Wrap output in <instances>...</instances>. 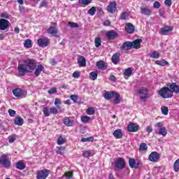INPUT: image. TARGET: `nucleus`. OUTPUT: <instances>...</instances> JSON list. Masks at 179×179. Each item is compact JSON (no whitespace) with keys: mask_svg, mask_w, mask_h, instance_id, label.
<instances>
[{"mask_svg":"<svg viewBox=\"0 0 179 179\" xmlns=\"http://www.w3.org/2000/svg\"><path fill=\"white\" fill-rule=\"evenodd\" d=\"M36 66L37 64L34 59L27 58L24 60V64H18L17 71L20 76H24L26 73H31Z\"/></svg>","mask_w":179,"mask_h":179,"instance_id":"f257e3e1","label":"nucleus"},{"mask_svg":"<svg viewBox=\"0 0 179 179\" xmlns=\"http://www.w3.org/2000/svg\"><path fill=\"white\" fill-rule=\"evenodd\" d=\"M103 97L105 100H111V98L115 97V99L113 100L114 104H120V103H121V100L120 99V94L114 91H112V92L106 91L103 94Z\"/></svg>","mask_w":179,"mask_h":179,"instance_id":"f03ea898","label":"nucleus"},{"mask_svg":"<svg viewBox=\"0 0 179 179\" xmlns=\"http://www.w3.org/2000/svg\"><path fill=\"white\" fill-rule=\"evenodd\" d=\"M158 94L162 97V99H171L173 96V92L168 87H164L158 91Z\"/></svg>","mask_w":179,"mask_h":179,"instance_id":"7ed1b4c3","label":"nucleus"},{"mask_svg":"<svg viewBox=\"0 0 179 179\" xmlns=\"http://www.w3.org/2000/svg\"><path fill=\"white\" fill-rule=\"evenodd\" d=\"M148 92H149V90L146 87H141L138 90L137 93L141 95L140 100H141V101L145 102L147 99H149V94H148Z\"/></svg>","mask_w":179,"mask_h":179,"instance_id":"20e7f679","label":"nucleus"},{"mask_svg":"<svg viewBox=\"0 0 179 179\" xmlns=\"http://www.w3.org/2000/svg\"><path fill=\"white\" fill-rule=\"evenodd\" d=\"M0 164L3 167H5V169H9L10 167V159H9L6 154H3L0 157Z\"/></svg>","mask_w":179,"mask_h":179,"instance_id":"39448f33","label":"nucleus"},{"mask_svg":"<svg viewBox=\"0 0 179 179\" xmlns=\"http://www.w3.org/2000/svg\"><path fill=\"white\" fill-rule=\"evenodd\" d=\"M115 170H124V168L126 166L125 164V159L122 157H118L115 161Z\"/></svg>","mask_w":179,"mask_h":179,"instance_id":"423d86ee","label":"nucleus"},{"mask_svg":"<svg viewBox=\"0 0 179 179\" xmlns=\"http://www.w3.org/2000/svg\"><path fill=\"white\" fill-rule=\"evenodd\" d=\"M43 113L45 117H50L51 114H53V115H57V114L58 113V109H57V108L55 107H52L50 108L44 107L43 108Z\"/></svg>","mask_w":179,"mask_h":179,"instance_id":"0eeeda50","label":"nucleus"},{"mask_svg":"<svg viewBox=\"0 0 179 179\" xmlns=\"http://www.w3.org/2000/svg\"><path fill=\"white\" fill-rule=\"evenodd\" d=\"M48 176H50V170L47 169L37 171V179H47Z\"/></svg>","mask_w":179,"mask_h":179,"instance_id":"6e6552de","label":"nucleus"},{"mask_svg":"<svg viewBox=\"0 0 179 179\" xmlns=\"http://www.w3.org/2000/svg\"><path fill=\"white\" fill-rule=\"evenodd\" d=\"M37 44L42 48L48 47L50 45V38L48 37L40 38L37 40Z\"/></svg>","mask_w":179,"mask_h":179,"instance_id":"1a4fd4ad","label":"nucleus"},{"mask_svg":"<svg viewBox=\"0 0 179 179\" xmlns=\"http://www.w3.org/2000/svg\"><path fill=\"white\" fill-rule=\"evenodd\" d=\"M160 159V154L159 152L154 151L150 154L148 156V160L152 163H157Z\"/></svg>","mask_w":179,"mask_h":179,"instance_id":"9d476101","label":"nucleus"},{"mask_svg":"<svg viewBox=\"0 0 179 179\" xmlns=\"http://www.w3.org/2000/svg\"><path fill=\"white\" fill-rule=\"evenodd\" d=\"M155 127H159V135H162V136H166L167 135V129H166V127H164L162 122H157L155 124Z\"/></svg>","mask_w":179,"mask_h":179,"instance_id":"9b49d317","label":"nucleus"},{"mask_svg":"<svg viewBox=\"0 0 179 179\" xmlns=\"http://www.w3.org/2000/svg\"><path fill=\"white\" fill-rule=\"evenodd\" d=\"M173 31V27L166 26L160 29L159 34L162 36H169Z\"/></svg>","mask_w":179,"mask_h":179,"instance_id":"f8f14e48","label":"nucleus"},{"mask_svg":"<svg viewBox=\"0 0 179 179\" xmlns=\"http://www.w3.org/2000/svg\"><path fill=\"white\" fill-rule=\"evenodd\" d=\"M124 31L127 34H132L135 33V26L131 22H127L125 24Z\"/></svg>","mask_w":179,"mask_h":179,"instance_id":"ddd939ff","label":"nucleus"},{"mask_svg":"<svg viewBox=\"0 0 179 179\" xmlns=\"http://www.w3.org/2000/svg\"><path fill=\"white\" fill-rule=\"evenodd\" d=\"M27 94V93L24 90L20 88H15L13 90V94L15 97H24Z\"/></svg>","mask_w":179,"mask_h":179,"instance_id":"4468645a","label":"nucleus"},{"mask_svg":"<svg viewBox=\"0 0 179 179\" xmlns=\"http://www.w3.org/2000/svg\"><path fill=\"white\" fill-rule=\"evenodd\" d=\"M10 26V22L6 19H0V30H6L9 29Z\"/></svg>","mask_w":179,"mask_h":179,"instance_id":"2eb2a0df","label":"nucleus"},{"mask_svg":"<svg viewBox=\"0 0 179 179\" xmlns=\"http://www.w3.org/2000/svg\"><path fill=\"white\" fill-rule=\"evenodd\" d=\"M107 10L109 13L113 14L117 11V2L112 1L107 6Z\"/></svg>","mask_w":179,"mask_h":179,"instance_id":"dca6fc26","label":"nucleus"},{"mask_svg":"<svg viewBox=\"0 0 179 179\" xmlns=\"http://www.w3.org/2000/svg\"><path fill=\"white\" fill-rule=\"evenodd\" d=\"M167 86L172 91V94L173 93L179 94V86L176 83H169L167 84Z\"/></svg>","mask_w":179,"mask_h":179,"instance_id":"f3484780","label":"nucleus"},{"mask_svg":"<svg viewBox=\"0 0 179 179\" xmlns=\"http://www.w3.org/2000/svg\"><path fill=\"white\" fill-rule=\"evenodd\" d=\"M127 131L129 132H138L139 131V125L130 122L127 126Z\"/></svg>","mask_w":179,"mask_h":179,"instance_id":"a211bd4d","label":"nucleus"},{"mask_svg":"<svg viewBox=\"0 0 179 179\" xmlns=\"http://www.w3.org/2000/svg\"><path fill=\"white\" fill-rule=\"evenodd\" d=\"M106 36L108 40H114V38H117V37H118V33L114 30H111L106 32Z\"/></svg>","mask_w":179,"mask_h":179,"instance_id":"6ab92c4d","label":"nucleus"},{"mask_svg":"<svg viewBox=\"0 0 179 179\" xmlns=\"http://www.w3.org/2000/svg\"><path fill=\"white\" fill-rule=\"evenodd\" d=\"M120 58H121V53L116 52V53L113 54V55L112 56L111 62L115 65H118V62H120Z\"/></svg>","mask_w":179,"mask_h":179,"instance_id":"aec40b11","label":"nucleus"},{"mask_svg":"<svg viewBox=\"0 0 179 179\" xmlns=\"http://www.w3.org/2000/svg\"><path fill=\"white\" fill-rule=\"evenodd\" d=\"M120 50L124 51H128L129 50H132V43L131 41L124 42L122 46H120Z\"/></svg>","mask_w":179,"mask_h":179,"instance_id":"412c9836","label":"nucleus"},{"mask_svg":"<svg viewBox=\"0 0 179 179\" xmlns=\"http://www.w3.org/2000/svg\"><path fill=\"white\" fill-rule=\"evenodd\" d=\"M47 31L48 34L57 37V34H58V28L57 27L51 26L48 28Z\"/></svg>","mask_w":179,"mask_h":179,"instance_id":"4be33fe9","label":"nucleus"},{"mask_svg":"<svg viewBox=\"0 0 179 179\" xmlns=\"http://www.w3.org/2000/svg\"><path fill=\"white\" fill-rule=\"evenodd\" d=\"M141 43H142V39L141 38L134 40L131 42V48H134L135 50H139V48H141Z\"/></svg>","mask_w":179,"mask_h":179,"instance_id":"5701e85b","label":"nucleus"},{"mask_svg":"<svg viewBox=\"0 0 179 179\" xmlns=\"http://www.w3.org/2000/svg\"><path fill=\"white\" fill-rule=\"evenodd\" d=\"M113 136L115 139H122V136H124V134H122V130L120 129H116L113 133Z\"/></svg>","mask_w":179,"mask_h":179,"instance_id":"b1692460","label":"nucleus"},{"mask_svg":"<svg viewBox=\"0 0 179 179\" xmlns=\"http://www.w3.org/2000/svg\"><path fill=\"white\" fill-rule=\"evenodd\" d=\"M63 124L66 127H73L75 125V122L71 119V117H65L63 120Z\"/></svg>","mask_w":179,"mask_h":179,"instance_id":"393cba45","label":"nucleus"},{"mask_svg":"<svg viewBox=\"0 0 179 179\" xmlns=\"http://www.w3.org/2000/svg\"><path fill=\"white\" fill-rule=\"evenodd\" d=\"M141 13L145 15V16H150L152 15V10L148 7H141Z\"/></svg>","mask_w":179,"mask_h":179,"instance_id":"a878e982","label":"nucleus"},{"mask_svg":"<svg viewBox=\"0 0 179 179\" xmlns=\"http://www.w3.org/2000/svg\"><path fill=\"white\" fill-rule=\"evenodd\" d=\"M15 167L17 170H24V169H26V164H24L23 160H20L16 162Z\"/></svg>","mask_w":179,"mask_h":179,"instance_id":"bb28decb","label":"nucleus"},{"mask_svg":"<svg viewBox=\"0 0 179 179\" xmlns=\"http://www.w3.org/2000/svg\"><path fill=\"white\" fill-rule=\"evenodd\" d=\"M44 69V66L42 64H38L37 68L35 69L34 75L35 76L38 77L40 76V74L41 72H43V70Z\"/></svg>","mask_w":179,"mask_h":179,"instance_id":"cd10ccee","label":"nucleus"},{"mask_svg":"<svg viewBox=\"0 0 179 179\" xmlns=\"http://www.w3.org/2000/svg\"><path fill=\"white\" fill-rule=\"evenodd\" d=\"M78 64L80 66H86V59L83 56H78Z\"/></svg>","mask_w":179,"mask_h":179,"instance_id":"c85d7f7f","label":"nucleus"},{"mask_svg":"<svg viewBox=\"0 0 179 179\" xmlns=\"http://www.w3.org/2000/svg\"><path fill=\"white\" fill-rule=\"evenodd\" d=\"M96 66L97 68H99V69H102V71H105V69H107V66L103 60H99V62H97Z\"/></svg>","mask_w":179,"mask_h":179,"instance_id":"c756f323","label":"nucleus"},{"mask_svg":"<svg viewBox=\"0 0 179 179\" xmlns=\"http://www.w3.org/2000/svg\"><path fill=\"white\" fill-rule=\"evenodd\" d=\"M23 118H22L20 116H17L14 120V124L15 125H18V127H22L23 125Z\"/></svg>","mask_w":179,"mask_h":179,"instance_id":"7c9ffc66","label":"nucleus"},{"mask_svg":"<svg viewBox=\"0 0 179 179\" xmlns=\"http://www.w3.org/2000/svg\"><path fill=\"white\" fill-rule=\"evenodd\" d=\"M123 75H124V78H126V76L127 78H129V76H131L132 75V68L129 67V68L126 69L123 73Z\"/></svg>","mask_w":179,"mask_h":179,"instance_id":"2f4dec72","label":"nucleus"},{"mask_svg":"<svg viewBox=\"0 0 179 179\" xmlns=\"http://www.w3.org/2000/svg\"><path fill=\"white\" fill-rule=\"evenodd\" d=\"M156 65H159L160 66H166V65H169V62L162 59V60H157L155 62Z\"/></svg>","mask_w":179,"mask_h":179,"instance_id":"473e14b6","label":"nucleus"},{"mask_svg":"<svg viewBox=\"0 0 179 179\" xmlns=\"http://www.w3.org/2000/svg\"><path fill=\"white\" fill-rule=\"evenodd\" d=\"M173 170L175 173L179 171V158L173 163Z\"/></svg>","mask_w":179,"mask_h":179,"instance_id":"72a5a7b5","label":"nucleus"},{"mask_svg":"<svg viewBox=\"0 0 179 179\" xmlns=\"http://www.w3.org/2000/svg\"><path fill=\"white\" fill-rule=\"evenodd\" d=\"M32 45H33L31 44V39L28 38L24 41V47H25V48H31Z\"/></svg>","mask_w":179,"mask_h":179,"instance_id":"f704fd0d","label":"nucleus"},{"mask_svg":"<svg viewBox=\"0 0 179 179\" xmlns=\"http://www.w3.org/2000/svg\"><path fill=\"white\" fill-rule=\"evenodd\" d=\"M86 113L88 115H94V114H96V110H94V108L90 107L86 110Z\"/></svg>","mask_w":179,"mask_h":179,"instance_id":"c9c22d12","label":"nucleus"},{"mask_svg":"<svg viewBox=\"0 0 179 179\" xmlns=\"http://www.w3.org/2000/svg\"><path fill=\"white\" fill-rule=\"evenodd\" d=\"M95 47H96V48H99V47H100V45H101V38H100L99 36L95 38Z\"/></svg>","mask_w":179,"mask_h":179,"instance_id":"e433bc0d","label":"nucleus"},{"mask_svg":"<svg viewBox=\"0 0 179 179\" xmlns=\"http://www.w3.org/2000/svg\"><path fill=\"white\" fill-rule=\"evenodd\" d=\"M83 157L89 159V157H91V156H92V152H90V150H84V151H83Z\"/></svg>","mask_w":179,"mask_h":179,"instance_id":"4c0bfd02","label":"nucleus"},{"mask_svg":"<svg viewBox=\"0 0 179 179\" xmlns=\"http://www.w3.org/2000/svg\"><path fill=\"white\" fill-rule=\"evenodd\" d=\"M94 141V138L93 136L87 137V138H82L80 140V142L85 143V142H93Z\"/></svg>","mask_w":179,"mask_h":179,"instance_id":"58836bf2","label":"nucleus"},{"mask_svg":"<svg viewBox=\"0 0 179 179\" xmlns=\"http://www.w3.org/2000/svg\"><path fill=\"white\" fill-rule=\"evenodd\" d=\"M97 72L96 71H92L90 73V78L92 80H96V79H97Z\"/></svg>","mask_w":179,"mask_h":179,"instance_id":"ea45409f","label":"nucleus"},{"mask_svg":"<svg viewBox=\"0 0 179 179\" xmlns=\"http://www.w3.org/2000/svg\"><path fill=\"white\" fill-rule=\"evenodd\" d=\"M136 163V161H135V159L130 158L129 159V166L131 167V169H134L135 167Z\"/></svg>","mask_w":179,"mask_h":179,"instance_id":"a19ab883","label":"nucleus"},{"mask_svg":"<svg viewBox=\"0 0 179 179\" xmlns=\"http://www.w3.org/2000/svg\"><path fill=\"white\" fill-rule=\"evenodd\" d=\"M96 7L92 6L88 11L87 14L90 15V16H94L96 15Z\"/></svg>","mask_w":179,"mask_h":179,"instance_id":"79ce46f5","label":"nucleus"},{"mask_svg":"<svg viewBox=\"0 0 179 179\" xmlns=\"http://www.w3.org/2000/svg\"><path fill=\"white\" fill-rule=\"evenodd\" d=\"M161 110L163 115H167L169 114V108L167 106H162Z\"/></svg>","mask_w":179,"mask_h":179,"instance_id":"37998d69","label":"nucleus"},{"mask_svg":"<svg viewBox=\"0 0 179 179\" xmlns=\"http://www.w3.org/2000/svg\"><path fill=\"white\" fill-rule=\"evenodd\" d=\"M65 142H66V140L61 136L57 139V145H64Z\"/></svg>","mask_w":179,"mask_h":179,"instance_id":"c03bdc74","label":"nucleus"},{"mask_svg":"<svg viewBox=\"0 0 179 179\" xmlns=\"http://www.w3.org/2000/svg\"><path fill=\"white\" fill-rule=\"evenodd\" d=\"M150 58L157 59V58L160 57V54L157 52H153L152 53H151L150 55Z\"/></svg>","mask_w":179,"mask_h":179,"instance_id":"a18cd8bd","label":"nucleus"},{"mask_svg":"<svg viewBox=\"0 0 179 179\" xmlns=\"http://www.w3.org/2000/svg\"><path fill=\"white\" fill-rule=\"evenodd\" d=\"M90 121V117L87 115H83L81 117V122H89Z\"/></svg>","mask_w":179,"mask_h":179,"instance_id":"49530a36","label":"nucleus"},{"mask_svg":"<svg viewBox=\"0 0 179 179\" xmlns=\"http://www.w3.org/2000/svg\"><path fill=\"white\" fill-rule=\"evenodd\" d=\"M121 20H127L128 19V13L127 12H123L120 15Z\"/></svg>","mask_w":179,"mask_h":179,"instance_id":"de8ad7c7","label":"nucleus"},{"mask_svg":"<svg viewBox=\"0 0 179 179\" xmlns=\"http://www.w3.org/2000/svg\"><path fill=\"white\" fill-rule=\"evenodd\" d=\"M66 178H72L73 177V171H67L64 173V175Z\"/></svg>","mask_w":179,"mask_h":179,"instance_id":"09e8293b","label":"nucleus"},{"mask_svg":"<svg viewBox=\"0 0 179 179\" xmlns=\"http://www.w3.org/2000/svg\"><path fill=\"white\" fill-rule=\"evenodd\" d=\"M139 150H148V145L145 143L140 145Z\"/></svg>","mask_w":179,"mask_h":179,"instance_id":"8fccbe9b","label":"nucleus"},{"mask_svg":"<svg viewBox=\"0 0 179 179\" xmlns=\"http://www.w3.org/2000/svg\"><path fill=\"white\" fill-rule=\"evenodd\" d=\"M57 92V90L56 87H52V88H50L48 91V93L49 94H55Z\"/></svg>","mask_w":179,"mask_h":179,"instance_id":"3c124183","label":"nucleus"},{"mask_svg":"<svg viewBox=\"0 0 179 179\" xmlns=\"http://www.w3.org/2000/svg\"><path fill=\"white\" fill-rule=\"evenodd\" d=\"M8 114L10 117H15L16 115V111L13 109H9Z\"/></svg>","mask_w":179,"mask_h":179,"instance_id":"603ef678","label":"nucleus"},{"mask_svg":"<svg viewBox=\"0 0 179 179\" xmlns=\"http://www.w3.org/2000/svg\"><path fill=\"white\" fill-rule=\"evenodd\" d=\"M173 3V1L171 0H165L164 5L165 6H168V8H170Z\"/></svg>","mask_w":179,"mask_h":179,"instance_id":"864d4df0","label":"nucleus"},{"mask_svg":"<svg viewBox=\"0 0 179 179\" xmlns=\"http://www.w3.org/2000/svg\"><path fill=\"white\" fill-rule=\"evenodd\" d=\"M161 6L162 5L159 1H155L153 4L154 9H159V8H160Z\"/></svg>","mask_w":179,"mask_h":179,"instance_id":"5fc2aeb1","label":"nucleus"},{"mask_svg":"<svg viewBox=\"0 0 179 179\" xmlns=\"http://www.w3.org/2000/svg\"><path fill=\"white\" fill-rule=\"evenodd\" d=\"M71 100L73 101V103H78V96L76 95H71L70 96Z\"/></svg>","mask_w":179,"mask_h":179,"instance_id":"6e6d98bb","label":"nucleus"},{"mask_svg":"<svg viewBox=\"0 0 179 179\" xmlns=\"http://www.w3.org/2000/svg\"><path fill=\"white\" fill-rule=\"evenodd\" d=\"M69 24L72 28H73V27H79V24H78V23H76V22H69Z\"/></svg>","mask_w":179,"mask_h":179,"instance_id":"4d7b16f0","label":"nucleus"},{"mask_svg":"<svg viewBox=\"0 0 179 179\" xmlns=\"http://www.w3.org/2000/svg\"><path fill=\"white\" fill-rule=\"evenodd\" d=\"M141 166H142V162L138 161L136 162L134 169H141Z\"/></svg>","mask_w":179,"mask_h":179,"instance_id":"13d9d810","label":"nucleus"},{"mask_svg":"<svg viewBox=\"0 0 179 179\" xmlns=\"http://www.w3.org/2000/svg\"><path fill=\"white\" fill-rule=\"evenodd\" d=\"M92 0H81V3L83 5H90Z\"/></svg>","mask_w":179,"mask_h":179,"instance_id":"bf43d9fd","label":"nucleus"},{"mask_svg":"<svg viewBox=\"0 0 179 179\" xmlns=\"http://www.w3.org/2000/svg\"><path fill=\"white\" fill-rule=\"evenodd\" d=\"M1 17H3V19H9V14L8 13H3L1 14Z\"/></svg>","mask_w":179,"mask_h":179,"instance_id":"052dcab7","label":"nucleus"},{"mask_svg":"<svg viewBox=\"0 0 179 179\" xmlns=\"http://www.w3.org/2000/svg\"><path fill=\"white\" fill-rule=\"evenodd\" d=\"M79 76H80L79 71H74L73 73V78H75V79H78V78H79Z\"/></svg>","mask_w":179,"mask_h":179,"instance_id":"680f3d73","label":"nucleus"},{"mask_svg":"<svg viewBox=\"0 0 179 179\" xmlns=\"http://www.w3.org/2000/svg\"><path fill=\"white\" fill-rule=\"evenodd\" d=\"M146 131H147L148 134H150V133L153 132V128L152 127V126H148L146 128Z\"/></svg>","mask_w":179,"mask_h":179,"instance_id":"e2e57ef3","label":"nucleus"},{"mask_svg":"<svg viewBox=\"0 0 179 179\" xmlns=\"http://www.w3.org/2000/svg\"><path fill=\"white\" fill-rule=\"evenodd\" d=\"M48 5L47 1H43L41 2L39 8H44V6H46Z\"/></svg>","mask_w":179,"mask_h":179,"instance_id":"0e129e2a","label":"nucleus"},{"mask_svg":"<svg viewBox=\"0 0 179 179\" xmlns=\"http://www.w3.org/2000/svg\"><path fill=\"white\" fill-rule=\"evenodd\" d=\"M109 79H110V80H111L112 82H116V80H117V77H115V76H113V75H111V76H110Z\"/></svg>","mask_w":179,"mask_h":179,"instance_id":"69168bd1","label":"nucleus"},{"mask_svg":"<svg viewBox=\"0 0 179 179\" xmlns=\"http://www.w3.org/2000/svg\"><path fill=\"white\" fill-rule=\"evenodd\" d=\"M15 141H16V137H15V136L10 137L8 139L9 143H13V142H15Z\"/></svg>","mask_w":179,"mask_h":179,"instance_id":"338daca9","label":"nucleus"},{"mask_svg":"<svg viewBox=\"0 0 179 179\" xmlns=\"http://www.w3.org/2000/svg\"><path fill=\"white\" fill-rule=\"evenodd\" d=\"M110 24H111V22L108 20L103 22V26H110Z\"/></svg>","mask_w":179,"mask_h":179,"instance_id":"774afa93","label":"nucleus"}]
</instances>
